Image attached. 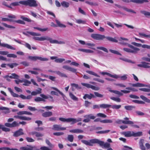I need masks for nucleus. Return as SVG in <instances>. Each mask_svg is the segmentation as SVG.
<instances>
[{"label": "nucleus", "instance_id": "nucleus-60", "mask_svg": "<svg viewBox=\"0 0 150 150\" xmlns=\"http://www.w3.org/2000/svg\"><path fill=\"white\" fill-rule=\"evenodd\" d=\"M111 108L113 109H119L121 107V105H111Z\"/></svg>", "mask_w": 150, "mask_h": 150}, {"label": "nucleus", "instance_id": "nucleus-43", "mask_svg": "<svg viewBox=\"0 0 150 150\" xmlns=\"http://www.w3.org/2000/svg\"><path fill=\"white\" fill-rule=\"evenodd\" d=\"M100 122L103 123H112V121L111 120L105 119L100 121Z\"/></svg>", "mask_w": 150, "mask_h": 150}, {"label": "nucleus", "instance_id": "nucleus-22", "mask_svg": "<svg viewBox=\"0 0 150 150\" xmlns=\"http://www.w3.org/2000/svg\"><path fill=\"white\" fill-rule=\"evenodd\" d=\"M130 1L137 4H142L144 2H148V0H131Z\"/></svg>", "mask_w": 150, "mask_h": 150}, {"label": "nucleus", "instance_id": "nucleus-19", "mask_svg": "<svg viewBox=\"0 0 150 150\" xmlns=\"http://www.w3.org/2000/svg\"><path fill=\"white\" fill-rule=\"evenodd\" d=\"M125 120L122 121V123L125 124H133L134 122L132 121L129 120V118L128 117H126L124 118Z\"/></svg>", "mask_w": 150, "mask_h": 150}, {"label": "nucleus", "instance_id": "nucleus-61", "mask_svg": "<svg viewBox=\"0 0 150 150\" xmlns=\"http://www.w3.org/2000/svg\"><path fill=\"white\" fill-rule=\"evenodd\" d=\"M8 57L16 58L17 57L16 55L13 54H8L7 56Z\"/></svg>", "mask_w": 150, "mask_h": 150}, {"label": "nucleus", "instance_id": "nucleus-37", "mask_svg": "<svg viewBox=\"0 0 150 150\" xmlns=\"http://www.w3.org/2000/svg\"><path fill=\"white\" fill-rule=\"evenodd\" d=\"M19 119L24 120H31V118L29 117H27L25 116H21L20 115Z\"/></svg>", "mask_w": 150, "mask_h": 150}, {"label": "nucleus", "instance_id": "nucleus-59", "mask_svg": "<svg viewBox=\"0 0 150 150\" xmlns=\"http://www.w3.org/2000/svg\"><path fill=\"white\" fill-rule=\"evenodd\" d=\"M20 1H19V2H13V3H12L11 4V5L10 6H7L8 7H9V8H11V6H18L19 5V4H21L20 3Z\"/></svg>", "mask_w": 150, "mask_h": 150}, {"label": "nucleus", "instance_id": "nucleus-62", "mask_svg": "<svg viewBox=\"0 0 150 150\" xmlns=\"http://www.w3.org/2000/svg\"><path fill=\"white\" fill-rule=\"evenodd\" d=\"M110 99L114 101L118 102H120L121 101L120 99L119 98L112 97L110 98Z\"/></svg>", "mask_w": 150, "mask_h": 150}, {"label": "nucleus", "instance_id": "nucleus-54", "mask_svg": "<svg viewBox=\"0 0 150 150\" xmlns=\"http://www.w3.org/2000/svg\"><path fill=\"white\" fill-rule=\"evenodd\" d=\"M142 132H138L136 133H135L134 132L133 136L136 137L142 136Z\"/></svg>", "mask_w": 150, "mask_h": 150}, {"label": "nucleus", "instance_id": "nucleus-30", "mask_svg": "<svg viewBox=\"0 0 150 150\" xmlns=\"http://www.w3.org/2000/svg\"><path fill=\"white\" fill-rule=\"evenodd\" d=\"M55 21L58 26L62 28H65L66 27V25L61 23L58 20H56Z\"/></svg>", "mask_w": 150, "mask_h": 150}, {"label": "nucleus", "instance_id": "nucleus-55", "mask_svg": "<svg viewBox=\"0 0 150 150\" xmlns=\"http://www.w3.org/2000/svg\"><path fill=\"white\" fill-rule=\"evenodd\" d=\"M20 18L23 20L26 21L27 22H31V20H30V19L26 17H25L23 16H21Z\"/></svg>", "mask_w": 150, "mask_h": 150}, {"label": "nucleus", "instance_id": "nucleus-48", "mask_svg": "<svg viewBox=\"0 0 150 150\" xmlns=\"http://www.w3.org/2000/svg\"><path fill=\"white\" fill-rule=\"evenodd\" d=\"M0 150H18L16 149H11L9 147H2L0 148Z\"/></svg>", "mask_w": 150, "mask_h": 150}, {"label": "nucleus", "instance_id": "nucleus-8", "mask_svg": "<svg viewBox=\"0 0 150 150\" xmlns=\"http://www.w3.org/2000/svg\"><path fill=\"white\" fill-rule=\"evenodd\" d=\"M96 144H99L101 146H103L105 148H108L110 146V144L108 142L105 143L104 142L98 139H97Z\"/></svg>", "mask_w": 150, "mask_h": 150}, {"label": "nucleus", "instance_id": "nucleus-33", "mask_svg": "<svg viewBox=\"0 0 150 150\" xmlns=\"http://www.w3.org/2000/svg\"><path fill=\"white\" fill-rule=\"evenodd\" d=\"M69 96L70 98L73 100L75 101H78V98L74 96L71 92L69 93Z\"/></svg>", "mask_w": 150, "mask_h": 150}, {"label": "nucleus", "instance_id": "nucleus-58", "mask_svg": "<svg viewBox=\"0 0 150 150\" xmlns=\"http://www.w3.org/2000/svg\"><path fill=\"white\" fill-rule=\"evenodd\" d=\"M2 24L4 26L8 28H15L14 26L7 25V24L5 23H3Z\"/></svg>", "mask_w": 150, "mask_h": 150}, {"label": "nucleus", "instance_id": "nucleus-31", "mask_svg": "<svg viewBox=\"0 0 150 150\" xmlns=\"http://www.w3.org/2000/svg\"><path fill=\"white\" fill-rule=\"evenodd\" d=\"M9 77L11 79H18L20 77L15 73H12L11 76H9Z\"/></svg>", "mask_w": 150, "mask_h": 150}, {"label": "nucleus", "instance_id": "nucleus-45", "mask_svg": "<svg viewBox=\"0 0 150 150\" xmlns=\"http://www.w3.org/2000/svg\"><path fill=\"white\" fill-rule=\"evenodd\" d=\"M23 82L24 83L23 84V85L24 86H28L31 83L30 81L25 79L23 80Z\"/></svg>", "mask_w": 150, "mask_h": 150}, {"label": "nucleus", "instance_id": "nucleus-63", "mask_svg": "<svg viewBox=\"0 0 150 150\" xmlns=\"http://www.w3.org/2000/svg\"><path fill=\"white\" fill-rule=\"evenodd\" d=\"M52 88L57 91L62 96L63 98H64V97L65 96L64 94L62 92L60 91H59L58 89L54 87H52Z\"/></svg>", "mask_w": 150, "mask_h": 150}, {"label": "nucleus", "instance_id": "nucleus-57", "mask_svg": "<svg viewBox=\"0 0 150 150\" xmlns=\"http://www.w3.org/2000/svg\"><path fill=\"white\" fill-rule=\"evenodd\" d=\"M35 101L36 102L45 101V100L40 97H37L35 99Z\"/></svg>", "mask_w": 150, "mask_h": 150}, {"label": "nucleus", "instance_id": "nucleus-56", "mask_svg": "<svg viewBox=\"0 0 150 150\" xmlns=\"http://www.w3.org/2000/svg\"><path fill=\"white\" fill-rule=\"evenodd\" d=\"M51 38L48 36H43L42 37V41H44L45 40H47V41H49V42H50V41L51 40Z\"/></svg>", "mask_w": 150, "mask_h": 150}, {"label": "nucleus", "instance_id": "nucleus-15", "mask_svg": "<svg viewBox=\"0 0 150 150\" xmlns=\"http://www.w3.org/2000/svg\"><path fill=\"white\" fill-rule=\"evenodd\" d=\"M29 134L32 135H35V136L37 137H42L44 135L43 134L35 131H33L30 132Z\"/></svg>", "mask_w": 150, "mask_h": 150}, {"label": "nucleus", "instance_id": "nucleus-20", "mask_svg": "<svg viewBox=\"0 0 150 150\" xmlns=\"http://www.w3.org/2000/svg\"><path fill=\"white\" fill-rule=\"evenodd\" d=\"M95 97L92 94L90 93L89 94H85L83 96V98L84 99H86L87 98H88L89 99H91L92 98H94Z\"/></svg>", "mask_w": 150, "mask_h": 150}, {"label": "nucleus", "instance_id": "nucleus-47", "mask_svg": "<svg viewBox=\"0 0 150 150\" xmlns=\"http://www.w3.org/2000/svg\"><path fill=\"white\" fill-rule=\"evenodd\" d=\"M74 137L72 135H68L67 136V139L68 141L71 142L73 141Z\"/></svg>", "mask_w": 150, "mask_h": 150}, {"label": "nucleus", "instance_id": "nucleus-29", "mask_svg": "<svg viewBox=\"0 0 150 150\" xmlns=\"http://www.w3.org/2000/svg\"><path fill=\"white\" fill-rule=\"evenodd\" d=\"M79 50L80 51L87 53H92L93 52V51L89 49H79Z\"/></svg>", "mask_w": 150, "mask_h": 150}, {"label": "nucleus", "instance_id": "nucleus-23", "mask_svg": "<svg viewBox=\"0 0 150 150\" xmlns=\"http://www.w3.org/2000/svg\"><path fill=\"white\" fill-rule=\"evenodd\" d=\"M36 148L35 146H29L23 147L21 149L23 150H32L33 149Z\"/></svg>", "mask_w": 150, "mask_h": 150}, {"label": "nucleus", "instance_id": "nucleus-14", "mask_svg": "<svg viewBox=\"0 0 150 150\" xmlns=\"http://www.w3.org/2000/svg\"><path fill=\"white\" fill-rule=\"evenodd\" d=\"M149 63H146L144 62H141L140 64H138L137 66L141 67H143L145 68H150V66L149 65Z\"/></svg>", "mask_w": 150, "mask_h": 150}, {"label": "nucleus", "instance_id": "nucleus-51", "mask_svg": "<svg viewBox=\"0 0 150 150\" xmlns=\"http://www.w3.org/2000/svg\"><path fill=\"white\" fill-rule=\"evenodd\" d=\"M134 108V107L132 106L127 105L125 106V108L126 110H132L133 108Z\"/></svg>", "mask_w": 150, "mask_h": 150}, {"label": "nucleus", "instance_id": "nucleus-34", "mask_svg": "<svg viewBox=\"0 0 150 150\" xmlns=\"http://www.w3.org/2000/svg\"><path fill=\"white\" fill-rule=\"evenodd\" d=\"M75 22L79 24H85L86 23V21H85L81 19H75Z\"/></svg>", "mask_w": 150, "mask_h": 150}, {"label": "nucleus", "instance_id": "nucleus-52", "mask_svg": "<svg viewBox=\"0 0 150 150\" xmlns=\"http://www.w3.org/2000/svg\"><path fill=\"white\" fill-rule=\"evenodd\" d=\"M97 48L98 49L100 50H103V51L107 52H108V50L105 47H97Z\"/></svg>", "mask_w": 150, "mask_h": 150}, {"label": "nucleus", "instance_id": "nucleus-42", "mask_svg": "<svg viewBox=\"0 0 150 150\" xmlns=\"http://www.w3.org/2000/svg\"><path fill=\"white\" fill-rule=\"evenodd\" d=\"M19 125V124L16 121H14L12 123H11L10 127H15L18 126Z\"/></svg>", "mask_w": 150, "mask_h": 150}, {"label": "nucleus", "instance_id": "nucleus-44", "mask_svg": "<svg viewBox=\"0 0 150 150\" xmlns=\"http://www.w3.org/2000/svg\"><path fill=\"white\" fill-rule=\"evenodd\" d=\"M13 22H16L18 23L23 25L25 24V22L24 21L20 20H16L14 19H13Z\"/></svg>", "mask_w": 150, "mask_h": 150}, {"label": "nucleus", "instance_id": "nucleus-53", "mask_svg": "<svg viewBox=\"0 0 150 150\" xmlns=\"http://www.w3.org/2000/svg\"><path fill=\"white\" fill-rule=\"evenodd\" d=\"M123 8L125 10V11H126L127 12H132V13H136V12H135V11H133L132 9H128V8H127L126 7H123Z\"/></svg>", "mask_w": 150, "mask_h": 150}, {"label": "nucleus", "instance_id": "nucleus-7", "mask_svg": "<svg viewBox=\"0 0 150 150\" xmlns=\"http://www.w3.org/2000/svg\"><path fill=\"white\" fill-rule=\"evenodd\" d=\"M28 58L29 59L34 61H36L37 59L41 61H47L48 60V59L47 58H43L38 56H29Z\"/></svg>", "mask_w": 150, "mask_h": 150}, {"label": "nucleus", "instance_id": "nucleus-39", "mask_svg": "<svg viewBox=\"0 0 150 150\" xmlns=\"http://www.w3.org/2000/svg\"><path fill=\"white\" fill-rule=\"evenodd\" d=\"M61 4L62 6L65 8H68L69 7V4L68 2L65 1H63L61 2Z\"/></svg>", "mask_w": 150, "mask_h": 150}, {"label": "nucleus", "instance_id": "nucleus-9", "mask_svg": "<svg viewBox=\"0 0 150 150\" xmlns=\"http://www.w3.org/2000/svg\"><path fill=\"white\" fill-rule=\"evenodd\" d=\"M81 84L82 86L86 87L88 88H91L94 90L98 91L100 89L99 87L91 85L88 83H81Z\"/></svg>", "mask_w": 150, "mask_h": 150}, {"label": "nucleus", "instance_id": "nucleus-49", "mask_svg": "<svg viewBox=\"0 0 150 150\" xmlns=\"http://www.w3.org/2000/svg\"><path fill=\"white\" fill-rule=\"evenodd\" d=\"M64 61H65V59H64L58 58L55 59L54 60V61L57 63H61Z\"/></svg>", "mask_w": 150, "mask_h": 150}, {"label": "nucleus", "instance_id": "nucleus-11", "mask_svg": "<svg viewBox=\"0 0 150 150\" xmlns=\"http://www.w3.org/2000/svg\"><path fill=\"white\" fill-rule=\"evenodd\" d=\"M53 130L56 131L64 130L66 129V127H62L60 125H54L53 126L52 128Z\"/></svg>", "mask_w": 150, "mask_h": 150}, {"label": "nucleus", "instance_id": "nucleus-3", "mask_svg": "<svg viewBox=\"0 0 150 150\" xmlns=\"http://www.w3.org/2000/svg\"><path fill=\"white\" fill-rule=\"evenodd\" d=\"M20 3L21 4L30 6L36 7L38 5L36 1L34 0H25L20 1Z\"/></svg>", "mask_w": 150, "mask_h": 150}, {"label": "nucleus", "instance_id": "nucleus-27", "mask_svg": "<svg viewBox=\"0 0 150 150\" xmlns=\"http://www.w3.org/2000/svg\"><path fill=\"white\" fill-rule=\"evenodd\" d=\"M52 115V113L51 112H45L43 113L42 115L45 117H49L51 116Z\"/></svg>", "mask_w": 150, "mask_h": 150}, {"label": "nucleus", "instance_id": "nucleus-26", "mask_svg": "<svg viewBox=\"0 0 150 150\" xmlns=\"http://www.w3.org/2000/svg\"><path fill=\"white\" fill-rule=\"evenodd\" d=\"M17 114L19 115H32V113L30 112L26 111H20L17 112Z\"/></svg>", "mask_w": 150, "mask_h": 150}, {"label": "nucleus", "instance_id": "nucleus-25", "mask_svg": "<svg viewBox=\"0 0 150 150\" xmlns=\"http://www.w3.org/2000/svg\"><path fill=\"white\" fill-rule=\"evenodd\" d=\"M54 73L56 74L59 76L62 77H64L65 78H67V76L64 73L61 72L59 71H55Z\"/></svg>", "mask_w": 150, "mask_h": 150}, {"label": "nucleus", "instance_id": "nucleus-35", "mask_svg": "<svg viewBox=\"0 0 150 150\" xmlns=\"http://www.w3.org/2000/svg\"><path fill=\"white\" fill-rule=\"evenodd\" d=\"M86 72L88 74L93 75L97 77H100V76L98 75L96 73L92 71L87 70Z\"/></svg>", "mask_w": 150, "mask_h": 150}, {"label": "nucleus", "instance_id": "nucleus-10", "mask_svg": "<svg viewBox=\"0 0 150 150\" xmlns=\"http://www.w3.org/2000/svg\"><path fill=\"white\" fill-rule=\"evenodd\" d=\"M99 73L103 75H106L111 77L113 78L116 79H117L120 77V76L118 75H117L116 74H114L112 75L107 72H100Z\"/></svg>", "mask_w": 150, "mask_h": 150}, {"label": "nucleus", "instance_id": "nucleus-16", "mask_svg": "<svg viewBox=\"0 0 150 150\" xmlns=\"http://www.w3.org/2000/svg\"><path fill=\"white\" fill-rule=\"evenodd\" d=\"M144 139H141L139 142L140 148L142 150H146V147L144 145Z\"/></svg>", "mask_w": 150, "mask_h": 150}, {"label": "nucleus", "instance_id": "nucleus-38", "mask_svg": "<svg viewBox=\"0 0 150 150\" xmlns=\"http://www.w3.org/2000/svg\"><path fill=\"white\" fill-rule=\"evenodd\" d=\"M141 13L144 14L146 17H150V12L145 11H141Z\"/></svg>", "mask_w": 150, "mask_h": 150}, {"label": "nucleus", "instance_id": "nucleus-46", "mask_svg": "<svg viewBox=\"0 0 150 150\" xmlns=\"http://www.w3.org/2000/svg\"><path fill=\"white\" fill-rule=\"evenodd\" d=\"M27 33L31 35H32L33 36H40L41 35V34L40 33H35L34 32H27Z\"/></svg>", "mask_w": 150, "mask_h": 150}, {"label": "nucleus", "instance_id": "nucleus-17", "mask_svg": "<svg viewBox=\"0 0 150 150\" xmlns=\"http://www.w3.org/2000/svg\"><path fill=\"white\" fill-rule=\"evenodd\" d=\"M133 132L130 131L124 132L122 133V134L124 135L125 137H131L133 136Z\"/></svg>", "mask_w": 150, "mask_h": 150}, {"label": "nucleus", "instance_id": "nucleus-13", "mask_svg": "<svg viewBox=\"0 0 150 150\" xmlns=\"http://www.w3.org/2000/svg\"><path fill=\"white\" fill-rule=\"evenodd\" d=\"M125 88L127 90H122L121 91L124 93L126 94L130 93L131 91H137V90L135 89L134 88L130 87H127L126 88Z\"/></svg>", "mask_w": 150, "mask_h": 150}, {"label": "nucleus", "instance_id": "nucleus-21", "mask_svg": "<svg viewBox=\"0 0 150 150\" xmlns=\"http://www.w3.org/2000/svg\"><path fill=\"white\" fill-rule=\"evenodd\" d=\"M69 132L71 133H82L83 132V131L81 129H77L71 130L69 131Z\"/></svg>", "mask_w": 150, "mask_h": 150}, {"label": "nucleus", "instance_id": "nucleus-24", "mask_svg": "<svg viewBox=\"0 0 150 150\" xmlns=\"http://www.w3.org/2000/svg\"><path fill=\"white\" fill-rule=\"evenodd\" d=\"M0 110H4V111H3V112L5 114H8L10 112L9 109L6 107L2 106L0 107Z\"/></svg>", "mask_w": 150, "mask_h": 150}, {"label": "nucleus", "instance_id": "nucleus-32", "mask_svg": "<svg viewBox=\"0 0 150 150\" xmlns=\"http://www.w3.org/2000/svg\"><path fill=\"white\" fill-rule=\"evenodd\" d=\"M145 86L148 87L149 88H140L139 89V90L144 92H149L150 91V85H145Z\"/></svg>", "mask_w": 150, "mask_h": 150}, {"label": "nucleus", "instance_id": "nucleus-41", "mask_svg": "<svg viewBox=\"0 0 150 150\" xmlns=\"http://www.w3.org/2000/svg\"><path fill=\"white\" fill-rule=\"evenodd\" d=\"M132 86L133 87H144L145 85L140 83H136L132 84Z\"/></svg>", "mask_w": 150, "mask_h": 150}, {"label": "nucleus", "instance_id": "nucleus-40", "mask_svg": "<svg viewBox=\"0 0 150 150\" xmlns=\"http://www.w3.org/2000/svg\"><path fill=\"white\" fill-rule=\"evenodd\" d=\"M105 38H106L108 40L111 42H117L118 41L117 40L111 37H105Z\"/></svg>", "mask_w": 150, "mask_h": 150}, {"label": "nucleus", "instance_id": "nucleus-6", "mask_svg": "<svg viewBox=\"0 0 150 150\" xmlns=\"http://www.w3.org/2000/svg\"><path fill=\"white\" fill-rule=\"evenodd\" d=\"M91 36L93 39L97 40H102L105 38L104 35L98 34H92Z\"/></svg>", "mask_w": 150, "mask_h": 150}, {"label": "nucleus", "instance_id": "nucleus-4", "mask_svg": "<svg viewBox=\"0 0 150 150\" xmlns=\"http://www.w3.org/2000/svg\"><path fill=\"white\" fill-rule=\"evenodd\" d=\"M97 139H91L89 141L82 140L81 142L83 144L88 146H93V144H96Z\"/></svg>", "mask_w": 150, "mask_h": 150}, {"label": "nucleus", "instance_id": "nucleus-2", "mask_svg": "<svg viewBox=\"0 0 150 150\" xmlns=\"http://www.w3.org/2000/svg\"><path fill=\"white\" fill-rule=\"evenodd\" d=\"M59 119L60 121L63 122H71V124H74L82 120V119L80 117H79L77 119L72 118H65L63 117H60L59 118Z\"/></svg>", "mask_w": 150, "mask_h": 150}, {"label": "nucleus", "instance_id": "nucleus-64", "mask_svg": "<svg viewBox=\"0 0 150 150\" xmlns=\"http://www.w3.org/2000/svg\"><path fill=\"white\" fill-rule=\"evenodd\" d=\"M71 85L75 87L76 88L79 89H80L81 88V87L79 86L77 84H76L74 83H72L71 84Z\"/></svg>", "mask_w": 150, "mask_h": 150}, {"label": "nucleus", "instance_id": "nucleus-5", "mask_svg": "<svg viewBox=\"0 0 150 150\" xmlns=\"http://www.w3.org/2000/svg\"><path fill=\"white\" fill-rule=\"evenodd\" d=\"M84 118L83 121L84 122H88L90 121L91 119L93 120L95 119L96 117L92 114L86 115L83 116Z\"/></svg>", "mask_w": 150, "mask_h": 150}, {"label": "nucleus", "instance_id": "nucleus-1", "mask_svg": "<svg viewBox=\"0 0 150 150\" xmlns=\"http://www.w3.org/2000/svg\"><path fill=\"white\" fill-rule=\"evenodd\" d=\"M120 43L124 45H127L129 48H124L123 50L128 53H131L133 54H136L140 50V49L137 47H134L133 46L128 44L127 43L124 42L122 41H120Z\"/></svg>", "mask_w": 150, "mask_h": 150}, {"label": "nucleus", "instance_id": "nucleus-50", "mask_svg": "<svg viewBox=\"0 0 150 150\" xmlns=\"http://www.w3.org/2000/svg\"><path fill=\"white\" fill-rule=\"evenodd\" d=\"M18 65V64L16 63L8 64H7V65L10 67L11 68H13L14 67H16Z\"/></svg>", "mask_w": 150, "mask_h": 150}, {"label": "nucleus", "instance_id": "nucleus-18", "mask_svg": "<svg viewBox=\"0 0 150 150\" xmlns=\"http://www.w3.org/2000/svg\"><path fill=\"white\" fill-rule=\"evenodd\" d=\"M23 134V129H20L18 130L15 132L14 133L13 135L14 137H17Z\"/></svg>", "mask_w": 150, "mask_h": 150}, {"label": "nucleus", "instance_id": "nucleus-28", "mask_svg": "<svg viewBox=\"0 0 150 150\" xmlns=\"http://www.w3.org/2000/svg\"><path fill=\"white\" fill-rule=\"evenodd\" d=\"M8 91L10 92V93H11V95L14 97H19V95L14 93L13 92V91H12V90L11 89V88H8Z\"/></svg>", "mask_w": 150, "mask_h": 150}, {"label": "nucleus", "instance_id": "nucleus-36", "mask_svg": "<svg viewBox=\"0 0 150 150\" xmlns=\"http://www.w3.org/2000/svg\"><path fill=\"white\" fill-rule=\"evenodd\" d=\"M111 106V105H109L108 104H100L99 105V107L101 108H109Z\"/></svg>", "mask_w": 150, "mask_h": 150}, {"label": "nucleus", "instance_id": "nucleus-12", "mask_svg": "<svg viewBox=\"0 0 150 150\" xmlns=\"http://www.w3.org/2000/svg\"><path fill=\"white\" fill-rule=\"evenodd\" d=\"M62 68L73 73H76L77 71L76 69L67 65H63L62 66Z\"/></svg>", "mask_w": 150, "mask_h": 150}]
</instances>
